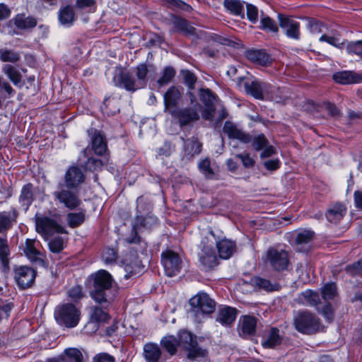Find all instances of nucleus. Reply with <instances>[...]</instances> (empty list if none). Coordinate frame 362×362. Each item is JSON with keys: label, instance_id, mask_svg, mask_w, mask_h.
<instances>
[{"label": "nucleus", "instance_id": "1", "mask_svg": "<svg viewBox=\"0 0 362 362\" xmlns=\"http://www.w3.org/2000/svg\"><path fill=\"white\" fill-rule=\"evenodd\" d=\"M112 275L105 269H100L88 276L86 286L91 298L98 304L110 305L117 295Z\"/></svg>", "mask_w": 362, "mask_h": 362}, {"label": "nucleus", "instance_id": "2", "mask_svg": "<svg viewBox=\"0 0 362 362\" xmlns=\"http://www.w3.org/2000/svg\"><path fill=\"white\" fill-rule=\"evenodd\" d=\"M238 85L240 88H243L246 94L251 95L255 99L278 101L274 94V87L265 81L255 78L239 77Z\"/></svg>", "mask_w": 362, "mask_h": 362}, {"label": "nucleus", "instance_id": "3", "mask_svg": "<svg viewBox=\"0 0 362 362\" xmlns=\"http://www.w3.org/2000/svg\"><path fill=\"white\" fill-rule=\"evenodd\" d=\"M298 299L304 305L315 307L328 322L333 321L334 315L331 303H325L322 305L317 292L306 290L299 295Z\"/></svg>", "mask_w": 362, "mask_h": 362}, {"label": "nucleus", "instance_id": "4", "mask_svg": "<svg viewBox=\"0 0 362 362\" xmlns=\"http://www.w3.org/2000/svg\"><path fill=\"white\" fill-rule=\"evenodd\" d=\"M54 317L57 322L66 328L78 325L81 319V310L72 303H64L55 310Z\"/></svg>", "mask_w": 362, "mask_h": 362}, {"label": "nucleus", "instance_id": "5", "mask_svg": "<svg viewBox=\"0 0 362 362\" xmlns=\"http://www.w3.org/2000/svg\"><path fill=\"white\" fill-rule=\"evenodd\" d=\"M293 325L298 332L306 334L316 333L321 326L320 318L308 310L297 312L293 317Z\"/></svg>", "mask_w": 362, "mask_h": 362}, {"label": "nucleus", "instance_id": "6", "mask_svg": "<svg viewBox=\"0 0 362 362\" xmlns=\"http://www.w3.org/2000/svg\"><path fill=\"white\" fill-rule=\"evenodd\" d=\"M179 346L187 351V358L189 360L204 359L208 354L206 349L197 346V337L187 330H182L178 334Z\"/></svg>", "mask_w": 362, "mask_h": 362}, {"label": "nucleus", "instance_id": "7", "mask_svg": "<svg viewBox=\"0 0 362 362\" xmlns=\"http://www.w3.org/2000/svg\"><path fill=\"white\" fill-rule=\"evenodd\" d=\"M264 262L274 271L288 270L290 265L289 253L279 247H271L266 252Z\"/></svg>", "mask_w": 362, "mask_h": 362}, {"label": "nucleus", "instance_id": "8", "mask_svg": "<svg viewBox=\"0 0 362 362\" xmlns=\"http://www.w3.org/2000/svg\"><path fill=\"white\" fill-rule=\"evenodd\" d=\"M55 201L64 206L69 210H74L81 204L78 189H73L62 182L57 185V189L53 192Z\"/></svg>", "mask_w": 362, "mask_h": 362}, {"label": "nucleus", "instance_id": "9", "mask_svg": "<svg viewBox=\"0 0 362 362\" xmlns=\"http://www.w3.org/2000/svg\"><path fill=\"white\" fill-rule=\"evenodd\" d=\"M189 303L191 312L198 317L213 313L216 308V302L204 292L198 293L192 297Z\"/></svg>", "mask_w": 362, "mask_h": 362}, {"label": "nucleus", "instance_id": "10", "mask_svg": "<svg viewBox=\"0 0 362 362\" xmlns=\"http://www.w3.org/2000/svg\"><path fill=\"white\" fill-rule=\"evenodd\" d=\"M199 247L201 252L198 256L201 269L205 272L213 269L218 264L213 243H209V238L205 237L202 239Z\"/></svg>", "mask_w": 362, "mask_h": 362}, {"label": "nucleus", "instance_id": "11", "mask_svg": "<svg viewBox=\"0 0 362 362\" xmlns=\"http://www.w3.org/2000/svg\"><path fill=\"white\" fill-rule=\"evenodd\" d=\"M35 226L37 233L46 240L54 233H67L66 229L57 220L47 216L36 218Z\"/></svg>", "mask_w": 362, "mask_h": 362}, {"label": "nucleus", "instance_id": "12", "mask_svg": "<svg viewBox=\"0 0 362 362\" xmlns=\"http://www.w3.org/2000/svg\"><path fill=\"white\" fill-rule=\"evenodd\" d=\"M158 224V218L153 214L136 216L132 226V232L134 236L128 239L129 243H139L140 237L138 233L145 230H151Z\"/></svg>", "mask_w": 362, "mask_h": 362}, {"label": "nucleus", "instance_id": "13", "mask_svg": "<svg viewBox=\"0 0 362 362\" xmlns=\"http://www.w3.org/2000/svg\"><path fill=\"white\" fill-rule=\"evenodd\" d=\"M201 107L199 103H196L194 106L182 107L171 111V115L178 120L181 127L191 125L199 119V112Z\"/></svg>", "mask_w": 362, "mask_h": 362}, {"label": "nucleus", "instance_id": "14", "mask_svg": "<svg viewBox=\"0 0 362 362\" xmlns=\"http://www.w3.org/2000/svg\"><path fill=\"white\" fill-rule=\"evenodd\" d=\"M112 82L116 87L132 93L141 89L134 75L124 69H119L115 72Z\"/></svg>", "mask_w": 362, "mask_h": 362}, {"label": "nucleus", "instance_id": "15", "mask_svg": "<svg viewBox=\"0 0 362 362\" xmlns=\"http://www.w3.org/2000/svg\"><path fill=\"white\" fill-rule=\"evenodd\" d=\"M91 146L90 152L93 151L97 156H106L109 154L107 141L105 134L95 128H90L87 130Z\"/></svg>", "mask_w": 362, "mask_h": 362}, {"label": "nucleus", "instance_id": "16", "mask_svg": "<svg viewBox=\"0 0 362 362\" xmlns=\"http://www.w3.org/2000/svg\"><path fill=\"white\" fill-rule=\"evenodd\" d=\"M6 25L9 28L8 34L14 35L19 33L16 28L25 30L34 28L37 25V20L33 16H25L24 13H18L9 20Z\"/></svg>", "mask_w": 362, "mask_h": 362}, {"label": "nucleus", "instance_id": "17", "mask_svg": "<svg viewBox=\"0 0 362 362\" xmlns=\"http://www.w3.org/2000/svg\"><path fill=\"white\" fill-rule=\"evenodd\" d=\"M161 263L168 276H175L180 272L182 260L177 253L166 250L161 253Z\"/></svg>", "mask_w": 362, "mask_h": 362}, {"label": "nucleus", "instance_id": "18", "mask_svg": "<svg viewBox=\"0 0 362 362\" xmlns=\"http://www.w3.org/2000/svg\"><path fill=\"white\" fill-rule=\"evenodd\" d=\"M84 171L76 165L69 166L64 176V185L73 189H79L81 185L86 181Z\"/></svg>", "mask_w": 362, "mask_h": 362}, {"label": "nucleus", "instance_id": "19", "mask_svg": "<svg viewBox=\"0 0 362 362\" xmlns=\"http://www.w3.org/2000/svg\"><path fill=\"white\" fill-rule=\"evenodd\" d=\"M35 271L30 267L18 266L14 268V279L21 289L30 288L34 284Z\"/></svg>", "mask_w": 362, "mask_h": 362}, {"label": "nucleus", "instance_id": "20", "mask_svg": "<svg viewBox=\"0 0 362 362\" xmlns=\"http://www.w3.org/2000/svg\"><path fill=\"white\" fill-rule=\"evenodd\" d=\"M279 26L284 34L291 39L298 40L300 37V23L291 17L279 14Z\"/></svg>", "mask_w": 362, "mask_h": 362}, {"label": "nucleus", "instance_id": "21", "mask_svg": "<svg viewBox=\"0 0 362 362\" xmlns=\"http://www.w3.org/2000/svg\"><path fill=\"white\" fill-rule=\"evenodd\" d=\"M199 95L200 100L205 106V110L202 114L203 117L206 120H210L213 118L215 113L216 96L209 88H200Z\"/></svg>", "mask_w": 362, "mask_h": 362}, {"label": "nucleus", "instance_id": "22", "mask_svg": "<svg viewBox=\"0 0 362 362\" xmlns=\"http://www.w3.org/2000/svg\"><path fill=\"white\" fill-rule=\"evenodd\" d=\"M81 156L86 158V160L81 163V167L83 168L84 170L90 172L102 170L103 167L108 163V158L106 156L103 159L92 156L88 147H86L81 151L79 160L81 159Z\"/></svg>", "mask_w": 362, "mask_h": 362}, {"label": "nucleus", "instance_id": "23", "mask_svg": "<svg viewBox=\"0 0 362 362\" xmlns=\"http://www.w3.org/2000/svg\"><path fill=\"white\" fill-rule=\"evenodd\" d=\"M173 26L170 33H181L185 37L191 38L192 41L195 40L199 37L196 28L186 19L175 17L173 21Z\"/></svg>", "mask_w": 362, "mask_h": 362}, {"label": "nucleus", "instance_id": "24", "mask_svg": "<svg viewBox=\"0 0 362 362\" xmlns=\"http://www.w3.org/2000/svg\"><path fill=\"white\" fill-rule=\"evenodd\" d=\"M88 360V354L76 348L66 349L59 356V359L49 358L47 362H83Z\"/></svg>", "mask_w": 362, "mask_h": 362}, {"label": "nucleus", "instance_id": "25", "mask_svg": "<svg viewBox=\"0 0 362 362\" xmlns=\"http://www.w3.org/2000/svg\"><path fill=\"white\" fill-rule=\"evenodd\" d=\"M257 319L251 315H243L239 320L238 331L243 338L254 336L256 332Z\"/></svg>", "mask_w": 362, "mask_h": 362}, {"label": "nucleus", "instance_id": "26", "mask_svg": "<svg viewBox=\"0 0 362 362\" xmlns=\"http://www.w3.org/2000/svg\"><path fill=\"white\" fill-rule=\"evenodd\" d=\"M223 132L228 138L239 140L244 144H249L252 141V136L243 132L230 121H226L224 123Z\"/></svg>", "mask_w": 362, "mask_h": 362}, {"label": "nucleus", "instance_id": "27", "mask_svg": "<svg viewBox=\"0 0 362 362\" xmlns=\"http://www.w3.org/2000/svg\"><path fill=\"white\" fill-rule=\"evenodd\" d=\"M237 317V310L230 306L219 307L216 320L223 326H230L235 320Z\"/></svg>", "mask_w": 362, "mask_h": 362}, {"label": "nucleus", "instance_id": "28", "mask_svg": "<svg viewBox=\"0 0 362 362\" xmlns=\"http://www.w3.org/2000/svg\"><path fill=\"white\" fill-rule=\"evenodd\" d=\"M35 241L31 239H27L23 248L25 256L33 263L39 265H43L45 262L42 259V254L36 248Z\"/></svg>", "mask_w": 362, "mask_h": 362}, {"label": "nucleus", "instance_id": "29", "mask_svg": "<svg viewBox=\"0 0 362 362\" xmlns=\"http://www.w3.org/2000/svg\"><path fill=\"white\" fill-rule=\"evenodd\" d=\"M184 156L187 160L192 159L194 156L198 155L202 151V144L197 137L192 136L189 139L184 140Z\"/></svg>", "mask_w": 362, "mask_h": 362}, {"label": "nucleus", "instance_id": "30", "mask_svg": "<svg viewBox=\"0 0 362 362\" xmlns=\"http://www.w3.org/2000/svg\"><path fill=\"white\" fill-rule=\"evenodd\" d=\"M216 245L219 257L224 259L230 258L236 250L235 242L226 238L216 240Z\"/></svg>", "mask_w": 362, "mask_h": 362}, {"label": "nucleus", "instance_id": "31", "mask_svg": "<svg viewBox=\"0 0 362 362\" xmlns=\"http://www.w3.org/2000/svg\"><path fill=\"white\" fill-rule=\"evenodd\" d=\"M163 98L165 109L170 110L178 105L182 98V93L177 87L172 86L165 93Z\"/></svg>", "mask_w": 362, "mask_h": 362}, {"label": "nucleus", "instance_id": "32", "mask_svg": "<svg viewBox=\"0 0 362 362\" xmlns=\"http://www.w3.org/2000/svg\"><path fill=\"white\" fill-rule=\"evenodd\" d=\"M2 71L16 87L21 88L24 86L25 82L23 80V76L14 66L4 64L2 67Z\"/></svg>", "mask_w": 362, "mask_h": 362}, {"label": "nucleus", "instance_id": "33", "mask_svg": "<svg viewBox=\"0 0 362 362\" xmlns=\"http://www.w3.org/2000/svg\"><path fill=\"white\" fill-rule=\"evenodd\" d=\"M334 80L339 83L349 84L362 81V76L351 71H344L334 74Z\"/></svg>", "mask_w": 362, "mask_h": 362}, {"label": "nucleus", "instance_id": "34", "mask_svg": "<svg viewBox=\"0 0 362 362\" xmlns=\"http://www.w3.org/2000/svg\"><path fill=\"white\" fill-rule=\"evenodd\" d=\"M246 57L252 62L264 66L269 65L272 62V57L264 50H249L246 53Z\"/></svg>", "mask_w": 362, "mask_h": 362}, {"label": "nucleus", "instance_id": "35", "mask_svg": "<svg viewBox=\"0 0 362 362\" xmlns=\"http://www.w3.org/2000/svg\"><path fill=\"white\" fill-rule=\"evenodd\" d=\"M283 337L280 334L279 329L276 327H272L268 333L264 337L262 345L264 348H274L281 344Z\"/></svg>", "mask_w": 362, "mask_h": 362}, {"label": "nucleus", "instance_id": "36", "mask_svg": "<svg viewBox=\"0 0 362 362\" xmlns=\"http://www.w3.org/2000/svg\"><path fill=\"white\" fill-rule=\"evenodd\" d=\"M346 211V209L344 204L337 203L327 209L325 215L329 222L336 224L342 219Z\"/></svg>", "mask_w": 362, "mask_h": 362}, {"label": "nucleus", "instance_id": "37", "mask_svg": "<svg viewBox=\"0 0 362 362\" xmlns=\"http://www.w3.org/2000/svg\"><path fill=\"white\" fill-rule=\"evenodd\" d=\"M11 248L6 237H0V264L4 271L9 269V256Z\"/></svg>", "mask_w": 362, "mask_h": 362}, {"label": "nucleus", "instance_id": "38", "mask_svg": "<svg viewBox=\"0 0 362 362\" xmlns=\"http://www.w3.org/2000/svg\"><path fill=\"white\" fill-rule=\"evenodd\" d=\"M18 213L15 209L11 211L0 212V233H5L13 226V223L16 222Z\"/></svg>", "mask_w": 362, "mask_h": 362}, {"label": "nucleus", "instance_id": "39", "mask_svg": "<svg viewBox=\"0 0 362 362\" xmlns=\"http://www.w3.org/2000/svg\"><path fill=\"white\" fill-rule=\"evenodd\" d=\"M103 308L99 305H95L90 308V320L95 322H107L110 316L106 310L109 305L105 304H100Z\"/></svg>", "mask_w": 362, "mask_h": 362}, {"label": "nucleus", "instance_id": "40", "mask_svg": "<svg viewBox=\"0 0 362 362\" xmlns=\"http://www.w3.org/2000/svg\"><path fill=\"white\" fill-rule=\"evenodd\" d=\"M250 284L255 288L265 291L267 292L277 291L279 286L276 283H272L269 280L259 277L254 276L250 279Z\"/></svg>", "mask_w": 362, "mask_h": 362}, {"label": "nucleus", "instance_id": "41", "mask_svg": "<svg viewBox=\"0 0 362 362\" xmlns=\"http://www.w3.org/2000/svg\"><path fill=\"white\" fill-rule=\"evenodd\" d=\"M245 2L240 0H224V7L230 11V13L240 16L241 18H245L244 5Z\"/></svg>", "mask_w": 362, "mask_h": 362}, {"label": "nucleus", "instance_id": "42", "mask_svg": "<svg viewBox=\"0 0 362 362\" xmlns=\"http://www.w3.org/2000/svg\"><path fill=\"white\" fill-rule=\"evenodd\" d=\"M144 353L145 358L148 361V362H158L161 356L160 347L153 343H148L144 345Z\"/></svg>", "mask_w": 362, "mask_h": 362}, {"label": "nucleus", "instance_id": "43", "mask_svg": "<svg viewBox=\"0 0 362 362\" xmlns=\"http://www.w3.org/2000/svg\"><path fill=\"white\" fill-rule=\"evenodd\" d=\"M34 187L31 183L25 185L21 189L19 202L28 209L34 201Z\"/></svg>", "mask_w": 362, "mask_h": 362}, {"label": "nucleus", "instance_id": "44", "mask_svg": "<svg viewBox=\"0 0 362 362\" xmlns=\"http://www.w3.org/2000/svg\"><path fill=\"white\" fill-rule=\"evenodd\" d=\"M152 208L153 206L150 200L147 197L141 195L136 199V216L153 214L151 213Z\"/></svg>", "mask_w": 362, "mask_h": 362}, {"label": "nucleus", "instance_id": "45", "mask_svg": "<svg viewBox=\"0 0 362 362\" xmlns=\"http://www.w3.org/2000/svg\"><path fill=\"white\" fill-rule=\"evenodd\" d=\"M75 18L74 8L71 6H66L62 8L59 12V20L62 25H71Z\"/></svg>", "mask_w": 362, "mask_h": 362}, {"label": "nucleus", "instance_id": "46", "mask_svg": "<svg viewBox=\"0 0 362 362\" xmlns=\"http://www.w3.org/2000/svg\"><path fill=\"white\" fill-rule=\"evenodd\" d=\"M175 74L176 71L173 66H165L161 72L160 77L157 81L158 86L160 87L167 86L173 81Z\"/></svg>", "mask_w": 362, "mask_h": 362}, {"label": "nucleus", "instance_id": "47", "mask_svg": "<svg viewBox=\"0 0 362 362\" xmlns=\"http://www.w3.org/2000/svg\"><path fill=\"white\" fill-rule=\"evenodd\" d=\"M148 69L146 64H140L136 67V80L141 88L146 87L148 82Z\"/></svg>", "mask_w": 362, "mask_h": 362}, {"label": "nucleus", "instance_id": "48", "mask_svg": "<svg viewBox=\"0 0 362 362\" xmlns=\"http://www.w3.org/2000/svg\"><path fill=\"white\" fill-rule=\"evenodd\" d=\"M315 238V233L310 230H303L297 233L295 238V243L297 246L308 245Z\"/></svg>", "mask_w": 362, "mask_h": 362}, {"label": "nucleus", "instance_id": "49", "mask_svg": "<svg viewBox=\"0 0 362 362\" xmlns=\"http://www.w3.org/2000/svg\"><path fill=\"white\" fill-rule=\"evenodd\" d=\"M162 346L169 353L170 356L175 354L177 347L179 346L177 339L174 336L165 337L161 340Z\"/></svg>", "mask_w": 362, "mask_h": 362}, {"label": "nucleus", "instance_id": "50", "mask_svg": "<svg viewBox=\"0 0 362 362\" xmlns=\"http://www.w3.org/2000/svg\"><path fill=\"white\" fill-rule=\"evenodd\" d=\"M16 94V90L13 88L9 82L0 76V95L3 100L11 98Z\"/></svg>", "mask_w": 362, "mask_h": 362}, {"label": "nucleus", "instance_id": "51", "mask_svg": "<svg viewBox=\"0 0 362 362\" xmlns=\"http://www.w3.org/2000/svg\"><path fill=\"white\" fill-rule=\"evenodd\" d=\"M85 213L83 211L77 213H69L66 216L68 225L71 228L78 227L85 221Z\"/></svg>", "mask_w": 362, "mask_h": 362}, {"label": "nucleus", "instance_id": "52", "mask_svg": "<svg viewBox=\"0 0 362 362\" xmlns=\"http://www.w3.org/2000/svg\"><path fill=\"white\" fill-rule=\"evenodd\" d=\"M21 59L18 52L12 49H0V60L3 62L16 63Z\"/></svg>", "mask_w": 362, "mask_h": 362}, {"label": "nucleus", "instance_id": "53", "mask_svg": "<svg viewBox=\"0 0 362 362\" xmlns=\"http://www.w3.org/2000/svg\"><path fill=\"white\" fill-rule=\"evenodd\" d=\"M322 297L325 303L333 299L337 294V286L334 283H327L321 288Z\"/></svg>", "mask_w": 362, "mask_h": 362}, {"label": "nucleus", "instance_id": "54", "mask_svg": "<svg viewBox=\"0 0 362 362\" xmlns=\"http://www.w3.org/2000/svg\"><path fill=\"white\" fill-rule=\"evenodd\" d=\"M199 171L206 177L207 179H212L214 176V171L211 167V161L209 158H206L202 160L198 165Z\"/></svg>", "mask_w": 362, "mask_h": 362}, {"label": "nucleus", "instance_id": "55", "mask_svg": "<svg viewBox=\"0 0 362 362\" xmlns=\"http://www.w3.org/2000/svg\"><path fill=\"white\" fill-rule=\"evenodd\" d=\"M124 269L127 274L124 277L129 279L132 276L139 274L141 272V262L139 259H136L134 263H126Z\"/></svg>", "mask_w": 362, "mask_h": 362}, {"label": "nucleus", "instance_id": "56", "mask_svg": "<svg viewBox=\"0 0 362 362\" xmlns=\"http://www.w3.org/2000/svg\"><path fill=\"white\" fill-rule=\"evenodd\" d=\"M64 240L61 237H55L48 243L49 250L54 254L60 253L64 248Z\"/></svg>", "mask_w": 362, "mask_h": 362}, {"label": "nucleus", "instance_id": "57", "mask_svg": "<svg viewBox=\"0 0 362 362\" xmlns=\"http://www.w3.org/2000/svg\"><path fill=\"white\" fill-rule=\"evenodd\" d=\"M259 28L262 30L273 33H277L279 31V27L276 22L268 16L261 18Z\"/></svg>", "mask_w": 362, "mask_h": 362}, {"label": "nucleus", "instance_id": "58", "mask_svg": "<svg viewBox=\"0 0 362 362\" xmlns=\"http://www.w3.org/2000/svg\"><path fill=\"white\" fill-rule=\"evenodd\" d=\"M346 52L351 55H356L362 59V40L348 42Z\"/></svg>", "mask_w": 362, "mask_h": 362}, {"label": "nucleus", "instance_id": "59", "mask_svg": "<svg viewBox=\"0 0 362 362\" xmlns=\"http://www.w3.org/2000/svg\"><path fill=\"white\" fill-rule=\"evenodd\" d=\"M181 74L183 77L184 83L188 87V89L193 90L197 80L194 74L189 70H182Z\"/></svg>", "mask_w": 362, "mask_h": 362}, {"label": "nucleus", "instance_id": "60", "mask_svg": "<svg viewBox=\"0 0 362 362\" xmlns=\"http://www.w3.org/2000/svg\"><path fill=\"white\" fill-rule=\"evenodd\" d=\"M250 142H252L253 148L257 151L262 150L269 144L268 139L263 134H259L254 138L252 137Z\"/></svg>", "mask_w": 362, "mask_h": 362}, {"label": "nucleus", "instance_id": "61", "mask_svg": "<svg viewBox=\"0 0 362 362\" xmlns=\"http://www.w3.org/2000/svg\"><path fill=\"white\" fill-rule=\"evenodd\" d=\"M307 27L313 33H320L322 32L323 24L318 20L313 18H307Z\"/></svg>", "mask_w": 362, "mask_h": 362}, {"label": "nucleus", "instance_id": "62", "mask_svg": "<svg viewBox=\"0 0 362 362\" xmlns=\"http://www.w3.org/2000/svg\"><path fill=\"white\" fill-rule=\"evenodd\" d=\"M247 9V19L252 23H255L258 21V9L251 4H245Z\"/></svg>", "mask_w": 362, "mask_h": 362}, {"label": "nucleus", "instance_id": "63", "mask_svg": "<svg viewBox=\"0 0 362 362\" xmlns=\"http://www.w3.org/2000/svg\"><path fill=\"white\" fill-rule=\"evenodd\" d=\"M345 270L351 276L360 274L362 272V259L351 264L347 265Z\"/></svg>", "mask_w": 362, "mask_h": 362}, {"label": "nucleus", "instance_id": "64", "mask_svg": "<svg viewBox=\"0 0 362 362\" xmlns=\"http://www.w3.org/2000/svg\"><path fill=\"white\" fill-rule=\"evenodd\" d=\"M68 296L74 302L80 300L83 297L82 287L81 286L72 287L69 290Z\"/></svg>", "mask_w": 362, "mask_h": 362}]
</instances>
